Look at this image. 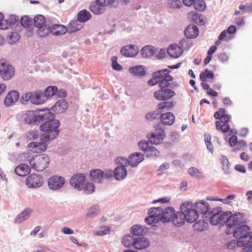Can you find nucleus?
<instances>
[{"mask_svg": "<svg viewBox=\"0 0 252 252\" xmlns=\"http://www.w3.org/2000/svg\"><path fill=\"white\" fill-rule=\"evenodd\" d=\"M240 217V213L233 215L231 212H223L218 209H214L209 212L208 217L212 225H223L226 223L229 228L237 224Z\"/></svg>", "mask_w": 252, "mask_h": 252, "instance_id": "1", "label": "nucleus"}, {"mask_svg": "<svg viewBox=\"0 0 252 252\" xmlns=\"http://www.w3.org/2000/svg\"><path fill=\"white\" fill-rule=\"evenodd\" d=\"M242 216L239 219V222L233 226H235L233 232V236L235 238H238L237 245L239 247L250 244V243L252 240V233L250 231V227L243 224L241 221Z\"/></svg>", "mask_w": 252, "mask_h": 252, "instance_id": "2", "label": "nucleus"}, {"mask_svg": "<svg viewBox=\"0 0 252 252\" xmlns=\"http://www.w3.org/2000/svg\"><path fill=\"white\" fill-rule=\"evenodd\" d=\"M123 245L126 247L133 248L138 250H144L148 248L150 241L146 237L143 236H133L130 234L126 235L122 240Z\"/></svg>", "mask_w": 252, "mask_h": 252, "instance_id": "3", "label": "nucleus"}, {"mask_svg": "<svg viewBox=\"0 0 252 252\" xmlns=\"http://www.w3.org/2000/svg\"><path fill=\"white\" fill-rule=\"evenodd\" d=\"M60 126L59 120H55L47 121L40 126V129L43 132L41 136L40 140L49 141L54 139L59 133L58 127Z\"/></svg>", "mask_w": 252, "mask_h": 252, "instance_id": "4", "label": "nucleus"}, {"mask_svg": "<svg viewBox=\"0 0 252 252\" xmlns=\"http://www.w3.org/2000/svg\"><path fill=\"white\" fill-rule=\"evenodd\" d=\"M170 70L168 69H164L155 72L153 76V78L148 81V84L154 86L158 84L160 87H168L169 82L172 81L173 77L169 74Z\"/></svg>", "mask_w": 252, "mask_h": 252, "instance_id": "5", "label": "nucleus"}, {"mask_svg": "<svg viewBox=\"0 0 252 252\" xmlns=\"http://www.w3.org/2000/svg\"><path fill=\"white\" fill-rule=\"evenodd\" d=\"M180 209L182 211L186 221L189 223L194 222L199 217L198 212L194 208L191 201H187L182 203Z\"/></svg>", "mask_w": 252, "mask_h": 252, "instance_id": "6", "label": "nucleus"}, {"mask_svg": "<svg viewBox=\"0 0 252 252\" xmlns=\"http://www.w3.org/2000/svg\"><path fill=\"white\" fill-rule=\"evenodd\" d=\"M50 162L49 157L46 154L35 156L29 160L31 167L35 170L40 171L48 166Z\"/></svg>", "mask_w": 252, "mask_h": 252, "instance_id": "7", "label": "nucleus"}, {"mask_svg": "<svg viewBox=\"0 0 252 252\" xmlns=\"http://www.w3.org/2000/svg\"><path fill=\"white\" fill-rule=\"evenodd\" d=\"M155 214L158 216L159 221L162 222H168L171 220L175 214L174 208L172 207H168L162 209L160 207H155Z\"/></svg>", "mask_w": 252, "mask_h": 252, "instance_id": "8", "label": "nucleus"}, {"mask_svg": "<svg viewBox=\"0 0 252 252\" xmlns=\"http://www.w3.org/2000/svg\"><path fill=\"white\" fill-rule=\"evenodd\" d=\"M14 74L13 67L6 63L4 61H0V76L5 80L10 79Z\"/></svg>", "mask_w": 252, "mask_h": 252, "instance_id": "9", "label": "nucleus"}, {"mask_svg": "<svg viewBox=\"0 0 252 252\" xmlns=\"http://www.w3.org/2000/svg\"><path fill=\"white\" fill-rule=\"evenodd\" d=\"M161 89L154 93L155 97L158 100H167L175 95V93L167 87H160Z\"/></svg>", "mask_w": 252, "mask_h": 252, "instance_id": "10", "label": "nucleus"}, {"mask_svg": "<svg viewBox=\"0 0 252 252\" xmlns=\"http://www.w3.org/2000/svg\"><path fill=\"white\" fill-rule=\"evenodd\" d=\"M41 110L36 109V110L28 111L25 114L24 120L28 124H39L41 122V117L39 114Z\"/></svg>", "mask_w": 252, "mask_h": 252, "instance_id": "11", "label": "nucleus"}, {"mask_svg": "<svg viewBox=\"0 0 252 252\" xmlns=\"http://www.w3.org/2000/svg\"><path fill=\"white\" fill-rule=\"evenodd\" d=\"M194 208L197 211L198 215L201 214L203 216V218H208L209 212L211 211L210 205L205 200H200L195 203H193Z\"/></svg>", "mask_w": 252, "mask_h": 252, "instance_id": "12", "label": "nucleus"}, {"mask_svg": "<svg viewBox=\"0 0 252 252\" xmlns=\"http://www.w3.org/2000/svg\"><path fill=\"white\" fill-rule=\"evenodd\" d=\"M26 185L29 188H35L41 187L43 184L42 177L36 174H32L26 179Z\"/></svg>", "mask_w": 252, "mask_h": 252, "instance_id": "13", "label": "nucleus"}, {"mask_svg": "<svg viewBox=\"0 0 252 252\" xmlns=\"http://www.w3.org/2000/svg\"><path fill=\"white\" fill-rule=\"evenodd\" d=\"M64 179L60 176H53L48 180L49 188L53 190L60 189L64 184Z\"/></svg>", "mask_w": 252, "mask_h": 252, "instance_id": "14", "label": "nucleus"}, {"mask_svg": "<svg viewBox=\"0 0 252 252\" xmlns=\"http://www.w3.org/2000/svg\"><path fill=\"white\" fill-rule=\"evenodd\" d=\"M40 142H31L28 145V150L34 153H40L46 151L47 141H41Z\"/></svg>", "mask_w": 252, "mask_h": 252, "instance_id": "15", "label": "nucleus"}, {"mask_svg": "<svg viewBox=\"0 0 252 252\" xmlns=\"http://www.w3.org/2000/svg\"><path fill=\"white\" fill-rule=\"evenodd\" d=\"M85 179V176L83 174H77L73 175L70 178L69 182L70 185L78 190L82 189Z\"/></svg>", "mask_w": 252, "mask_h": 252, "instance_id": "16", "label": "nucleus"}, {"mask_svg": "<svg viewBox=\"0 0 252 252\" xmlns=\"http://www.w3.org/2000/svg\"><path fill=\"white\" fill-rule=\"evenodd\" d=\"M165 136V132L163 130L158 132L156 131V132L149 134L147 135L149 142L151 144L155 145L160 144Z\"/></svg>", "mask_w": 252, "mask_h": 252, "instance_id": "17", "label": "nucleus"}, {"mask_svg": "<svg viewBox=\"0 0 252 252\" xmlns=\"http://www.w3.org/2000/svg\"><path fill=\"white\" fill-rule=\"evenodd\" d=\"M144 159V155L139 152H135L130 154L128 157L129 165L135 167L143 161Z\"/></svg>", "mask_w": 252, "mask_h": 252, "instance_id": "18", "label": "nucleus"}, {"mask_svg": "<svg viewBox=\"0 0 252 252\" xmlns=\"http://www.w3.org/2000/svg\"><path fill=\"white\" fill-rule=\"evenodd\" d=\"M121 52L125 57H133L138 54V49L136 46L128 45L123 47Z\"/></svg>", "mask_w": 252, "mask_h": 252, "instance_id": "19", "label": "nucleus"}, {"mask_svg": "<svg viewBox=\"0 0 252 252\" xmlns=\"http://www.w3.org/2000/svg\"><path fill=\"white\" fill-rule=\"evenodd\" d=\"M90 177L91 180L95 182H100L105 177L107 178V175L100 169H94L90 171Z\"/></svg>", "mask_w": 252, "mask_h": 252, "instance_id": "20", "label": "nucleus"}, {"mask_svg": "<svg viewBox=\"0 0 252 252\" xmlns=\"http://www.w3.org/2000/svg\"><path fill=\"white\" fill-rule=\"evenodd\" d=\"M19 94L16 91H11L6 95L4 99V104L7 106L14 104L19 99Z\"/></svg>", "mask_w": 252, "mask_h": 252, "instance_id": "21", "label": "nucleus"}, {"mask_svg": "<svg viewBox=\"0 0 252 252\" xmlns=\"http://www.w3.org/2000/svg\"><path fill=\"white\" fill-rule=\"evenodd\" d=\"M31 103L38 105L43 104L46 101L45 96L41 92L36 91L32 93Z\"/></svg>", "mask_w": 252, "mask_h": 252, "instance_id": "22", "label": "nucleus"}, {"mask_svg": "<svg viewBox=\"0 0 252 252\" xmlns=\"http://www.w3.org/2000/svg\"><path fill=\"white\" fill-rule=\"evenodd\" d=\"M68 106V103L65 100L61 99L56 103L52 109L56 113H62L67 110Z\"/></svg>", "mask_w": 252, "mask_h": 252, "instance_id": "23", "label": "nucleus"}, {"mask_svg": "<svg viewBox=\"0 0 252 252\" xmlns=\"http://www.w3.org/2000/svg\"><path fill=\"white\" fill-rule=\"evenodd\" d=\"M115 179L117 181H122L127 176V172L123 166H117L113 171Z\"/></svg>", "mask_w": 252, "mask_h": 252, "instance_id": "24", "label": "nucleus"}, {"mask_svg": "<svg viewBox=\"0 0 252 252\" xmlns=\"http://www.w3.org/2000/svg\"><path fill=\"white\" fill-rule=\"evenodd\" d=\"M90 11L95 15H100L104 13L106 9L96 0L93 2L89 6Z\"/></svg>", "mask_w": 252, "mask_h": 252, "instance_id": "25", "label": "nucleus"}, {"mask_svg": "<svg viewBox=\"0 0 252 252\" xmlns=\"http://www.w3.org/2000/svg\"><path fill=\"white\" fill-rule=\"evenodd\" d=\"M183 52V50L177 44L170 45L167 49V53L174 58H178L182 54Z\"/></svg>", "mask_w": 252, "mask_h": 252, "instance_id": "26", "label": "nucleus"}, {"mask_svg": "<svg viewBox=\"0 0 252 252\" xmlns=\"http://www.w3.org/2000/svg\"><path fill=\"white\" fill-rule=\"evenodd\" d=\"M184 32L187 38H195L198 35L199 30L196 26L189 25L186 28Z\"/></svg>", "mask_w": 252, "mask_h": 252, "instance_id": "27", "label": "nucleus"}, {"mask_svg": "<svg viewBox=\"0 0 252 252\" xmlns=\"http://www.w3.org/2000/svg\"><path fill=\"white\" fill-rule=\"evenodd\" d=\"M171 220L174 224L177 226H181L183 225L185 223V221H186L185 216L183 214L182 211L181 210L176 213H175Z\"/></svg>", "mask_w": 252, "mask_h": 252, "instance_id": "28", "label": "nucleus"}, {"mask_svg": "<svg viewBox=\"0 0 252 252\" xmlns=\"http://www.w3.org/2000/svg\"><path fill=\"white\" fill-rule=\"evenodd\" d=\"M158 49L153 46L147 45L143 47L141 50V55L143 58H150L156 55Z\"/></svg>", "mask_w": 252, "mask_h": 252, "instance_id": "29", "label": "nucleus"}, {"mask_svg": "<svg viewBox=\"0 0 252 252\" xmlns=\"http://www.w3.org/2000/svg\"><path fill=\"white\" fill-rule=\"evenodd\" d=\"M31 172V167L26 164H21L15 169V172L19 176H26Z\"/></svg>", "mask_w": 252, "mask_h": 252, "instance_id": "30", "label": "nucleus"}, {"mask_svg": "<svg viewBox=\"0 0 252 252\" xmlns=\"http://www.w3.org/2000/svg\"><path fill=\"white\" fill-rule=\"evenodd\" d=\"M160 119L163 124L170 126L173 124L175 117L172 113L167 112L161 115Z\"/></svg>", "mask_w": 252, "mask_h": 252, "instance_id": "31", "label": "nucleus"}, {"mask_svg": "<svg viewBox=\"0 0 252 252\" xmlns=\"http://www.w3.org/2000/svg\"><path fill=\"white\" fill-rule=\"evenodd\" d=\"M50 32L53 35H62L67 32V28L63 25L56 24L50 27Z\"/></svg>", "mask_w": 252, "mask_h": 252, "instance_id": "32", "label": "nucleus"}, {"mask_svg": "<svg viewBox=\"0 0 252 252\" xmlns=\"http://www.w3.org/2000/svg\"><path fill=\"white\" fill-rule=\"evenodd\" d=\"M129 72L133 76L141 77L145 75V70L143 65L133 66L129 68Z\"/></svg>", "mask_w": 252, "mask_h": 252, "instance_id": "33", "label": "nucleus"}, {"mask_svg": "<svg viewBox=\"0 0 252 252\" xmlns=\"http://www.w3.org/2000/svg\"><path fill=\"white\" fill-rule=\"evenodd\" d=\"M30 209H26L20 213L15 218V222L20 223L27 220L32 212Z\"/></svg>", "mask_w": 252, "mask_h": 252, "instance_id": "34", "label": "nucleus"}, {"mask_svg": "<svg viewBox=\"0 0 252 252\" xmlns=\"http://www.w3.org/2000/svg\"><path fill=\"white\" fill-rule=\"evenodd\" d=\"M91 18V14L87 10L83 9L78 13L77 19L80 22H85L89 21Z\"/></svg>", "mask_w": 252, "mask_h": 252, "instance_id": "35", "label": "nucleus"}, {"mask_svg": "<svg viewBox=\"0 0 252 252\" xmlns=\"http://www.w3.org/2000/svg\"><path fill=\"white\" fill-rule=\"evenodd\" d=\"M78 20L71 21L68 25L67 31L69 33H72L80 30L83 26Z\"/></svg>", "mask_w": 252, "mask_h": 252, "instance_id": "36", "label": "nucleus"}, {"mask_svg": "<svg viewBox=\"0 0 252 252\" xmlns=\"http://www.w3.org/2000/svg\"><path fill=\"white\" fill-rule=\"evenodd\" d=\"M155 207L151 208L148 210L149 217L145 218V222L149 224H151L153 223H157L159 221L158 216L155 214Z\"/></svg>", "mask_w": 252, "mask_h": 252, "instance_id": "37", "label": "nucleus"}, {"mask_svg": "<svg viewBox=\"0 0 252 252\" xmlns=\"http://www.w3.org/2000/svg\"><path fill=\"white\" fill-rule=\"evenodd\" d=\"M146 229L145 230V228L139 224L134 225L131 228V232L135 236H138L143 235L144 233H146Z\"/></svg>", "mask_w": 252, "mask_h": 252, "instance_id": "38", "label": "nucleus"}, {"mask_svg": "<svg viewBox=\"0 0 252 252\" xmlns=\"http://www.w3.org/2000/svg\"><path fill=\"white\" fill-rule=\"evenodd\" d=\"M214 78V75L213 72L208 69L205 70L204 72H202L200 74V79L202 81H206L207 79H210L211 81H213Z\"/></svg>", "mask_w": 252, "mask_h": 252, "instance_id": "39", "label": "nucleus"}, {"mask_svg": "<svg viewBox=\"0 0 252 252\" xmlns=\"http://www.w3.org/2000/svg\"><path fill=\"white\" fill-rule=\"evenodd\" d=\"M208 226V223L204 220H199L193 225L194 229L197 231L205 230Z\"/></svg>", "mask_w": 252, "mask_h": 252, "instance_id": "40", "label": "nucleus"}, {"mask_svg": "<svg viewBox=\"0 0 252 252\" xmlns=\"http://www.w3.org/2000/svg\"><path fill=\"white\" fill-rule=\"evenodd\" d=\"M188 173L192 177L201 179L203 177L202 172L197 168L191 167L188 169Z\"/></svg>", "mask_w": 252, "mask_h": 252, "instance_id": "41", "label": "nucleus"}, {"mask_svg": "<svg viewBox=\"0 0 252 252\" xmlns=\"http://www.w3.org/2000/svg\"><path fill=\"white\" fill-rule=\"evenodd\" d=\"M192 5L194 9L199 11H203L206 7L204 0H193Z\"/></svg>", "mask_w": 252, "mask_h": 252, "instance_id": "42", "label": "nucleus"}, {"mask_svg": "<svg viewBox=\"0 0 252 252\" xmlns=\"http://www.w3.org/2000/svg\"><path fill=\"white\" fill-rule=\"evenodd\" d=\"M35 26L37 28H41L46 25V20L44 16L41 15L36 16L34 18Z\"/></svg>", "mask_w": 252, "mask_h": 252, "instance_id": "43", "label": "nucleus"}, {"mask_svg": "<svg viewBox=\"0 0 252 252\" xmlns=\"http://www.w3.org/2000/svg\"><path fill=\"white\" fill-rule=\"evenodd\" d=\"M145 154L148 157H157L159 155V152L155 147L150 145Z\"/></svg>", "mask_w": 252, "mask_h": 252, "instance_id": "44", "label": "nucleus"}, {"mask_svg": "<svg viewBox=\"0 0 252 252\" xmlns=\"http://www.w3.org/2000/svg\"><path fill=\"white\" fill-rule=\"evenodd\" d=\"M58 91V88L55 86H49L47 87L45 91L44 95L45 96L46 100L48 97L53 96Z\"/></svg>", "mask_w": 252, "mask_h": 252, "instance_id": "45", "label": "nucleus"}, {"mask_svg": "<svg viewBox=\"0 0 252 252\" xmlns=\"http://www.w3.org/2000/svg\"><path fill=\"white\" fill-rule=\"evenodd\" d=\"M222 169L225 173L229 172L230 164L228 158L225 156H222L220 158Z\"/></svg>", "mask_w": 252, "mask_h": 252, "instance_id": "46", "label": "nucleus"}, {"mask_svg": "<svg viewBox=\"0 0 252 252\" xmlns=\"http://www.w3.org/2000/svg\"><path fill=\"white\" fill-rule=\"evenodd\" d=\"M174 103L172 101H166L160 102L158 106V109L163 110V111H168L171 108L174 107Z\"/></svg>", "mask_w": 252, "mask_h": 252, "instance_id": "47", "label": "nucleus"}, {"mask_svg": "<svg viewBox=\"0 0 252 252\" xmlns=\"http://www.w3.org/2000/svg\"><path fill=\"white\" fill-rule=\"evenodd\" d=\"M50 32V28H47L46 25L42 26L41 28H38L37 31V33L40 37H44L47 36Z\"/></svg>", "mask_w": 252, "mask_h": 252, "instance_id": "48", "label": "nucleus"}, {"mask_svg": "<svg viewBox=\"0 0 252 252\" xmlns=\"http://www.w3.org/2000/svg\"><path fill=\"white\" fill-rule=\"evenodd\" d=\"M216 128L218 130H220L223 132H226L229 129V125L228 123H221L219 121L216 123Z\"/></svg>", "mask_w": 252, "mask_h": 252, "instance_id": "49", "label": "nucleus"}, {"mask_svg": "<svg viewBox=\"0 0 252 252\" xmlns=\"http://www.w3.org/2000/svg\"><path fill=\"white\" fill-rule=\"evenodd\" d=\"M128 158H126L124 157H118L115 159V162L117 165V166H123L124 168L127 166V164L129 165L128 162Z\"/></svg>", "mask_w": 252, "mask_h": 252, "instance_id": "50", "label": "nucleus"}, {"mask_svg": "<svg viewBox=\"0 0 252 252\" xmlns=\"http://www.w3.org/2000/svg\"><path fill=\"white\" fill-rule=\"evenodd\" d=\"M41 117V122L43 121H51L53 120L54 118V114L51 112L49 110H47L45 112L41 115H40Z\"/></svg>", "mask_w": 252, "mask_h": 252, "instance_id": "51", "label": "nucleus"}, {"mask_svg": "<svg viewBox=\"0 0 252 252\" xmlns=\"http://www.w3.org/2000/svg\"><path fill=\"white\" fill-rule=\"evenodd\" d=\"M178 46L183 50H188L192 46V44L189 42V39L183 38L180 41Z\"/></svg>", "mask_w": 252, "mask_h": 252, "instance_id": "52", "label": "nucleus"}, {"mask_svg": "<svg viewBox=\"0 0 252 252\" xmlns=\"http://www.w3.org/2000/svg\"><path fill=\"white\" fill-rule=\"evenodd\" d=\"M112 62V68L117 71H120L123 69V67L121 65L117 62V57L116 56H113L111 58Z\"/></svg>", "mask_w": 252, "mask_h": 252, "instance_id": "53", "label": "nucleus"}, {"mask_svg": "<svg viewBox=\"0 0 252 252\" xmlns=\"http://www.w3.org/2000/svg\"><path fill=\"white\" fill-rule=\"evenodd\" d=\"M150 146V145L148 142L146 140H141L138 143L139 149L142 151L144 153L146 152L147 150H148Z\"/></svg>", "mask_w": 252, "mask_h": 252, "instance_id": "54", "label": "nucleus"}, {"mask_svg": "<svg viewBox=\"0 0 252 252\" xmlns=\"http://www.w3.org/2000/svg\"><path fill=\"white\" fill-rule=\"evenodd\" d=\"M159 113L157 111H151L147 113L145 115V118L149 121H154L158 118Z\"/></svg>", "mask_w": 252, "mask_h": 252, "instance_id": "55", "label": "nucleus"}, {"mask_svg": "<svg viewBox=\"0 0 252 252\" xmlns=\"http://www.w3.org/2000/svg\"><path fill=\"white\" fill-rule=\"evenodd\" d=\"M168 5L172 8L176 9L181 7L182 3L180 0H169Z\"/></svg>", "mask_w": 252, "mask_h": 252, "instance_id": "56", "label": "nucleus"}, {"mask_svg": "<svg viewBox=\"0 0 252 252\" xmlns=\"http://www.w3.org/2000/svg\"><path fill=\"white\" fill-rule=\"evenodd\" d=\"M192 19L197 24L200 26L204 25L205 23L204 17L197 14H195L193 15Z\"/></svg>", "mask_w": 252, "mask_h": 252, "instance_id": "57", "label": "nucleus"}, {"mask_svg": "<svg viewBox=\"0 0 252 252\" xmlns=\"http://www.w3.org/2000/svg\"><path fill=\"white\" fill-rule=\"evenodd\" d=\"M94 186L92 183H86L84 187V191L87 193H91L94 190Z\"/></svg>", "mask_w": 252, "mask_h": 252, "instance_id": "58", "label": "nucleus"}, {"mask_svg": "<svg viewBox=\"0 0 252 252\" xmlns=\"http://www.w3.org/2000/svg\"><path fill=\"white\" fill-rule=\"evenodd\" d=\"M99 211V207L98 205H94L92 207L86 214L88 217H92L95 214H97Z\"/></svg>", "mask_w": 252, "mask_h": 252, "instance_id": "59", "label": "nucleus"}, {"mask_svg": "<svg viewBox=\"0 0 252 252\" xmlns=\"http://www.w3.org/2000/svg\"><path fill=\"white\" fill-rule=\"evenodd\" d=\"M20 38V36L17 32H13L9 35V39L10 44L16 42Z\"/></svg>", "mask_w": 252, "mask_h": 252, "instance_id": "60", "label": "nucleus"}, {"mask_svg": "<svg viewBox=\"0 0 252 252\" xmlns=\"http://www.w3.org/2000/svg\"><path fill=\"white\" fill-rule=\"evenodd\" d=\"M32 96V92H27L25 94H23L21 98V101L22 103H25V102L28 101H30L31 102Z\"/></svg>", "mask_w": 252, "mask_h": 252, "instance_id": "61", "label": "nucleus"}, {"mask_svg": "<svg viewBox=\"0 0 252 252\" xmlns=\"http://www.w3.org/2000/svg\"><path fill=\"white\" fill-rule=\"evenodd\" d=\"M21 23L24 27H28L32 23L31 19L27 16H23L21 19Z\"/></svg>", "mask_w": 252, "mask_h": 252, "instance_id": "62", "label": "nucleus"}, {"mask_svg": "<svg viewBox=\"0 0 252 252\" xmlns=\"http://www.w3.org/2000/svg\"><path fill=\"white\" fill-rule=\"evenodd\" d=\"M105 229L104 230L94 231V235H100L103 236L108 233L109 232V228L108 226L103 227Z\"/></svg>", "mask_w": 252, "mask_h": 252, "instance_id": "63", "label": "nucleus"}, {"mask_svg": "<svg viewBox=\"0 0 252 252\" xmlns=\"http://www.w3.org/2000/svg\"><path fill=\"white\" fill-rule=\"evenodd\" d=\"M218 58L219 61L222 63L228 61L229 59L228 55L225 53L219 54L218 55Z\"/></svg>", "mask_w": 252, "mask_h": 252, "instance_id": "64", "label": "nucleus"}]
</instances>
